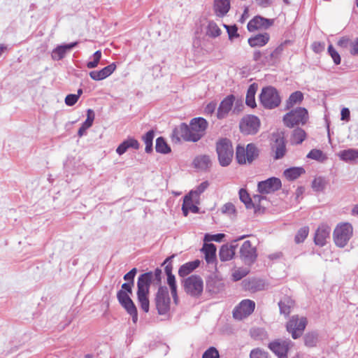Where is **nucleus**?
<instances>
[{
    "label": "nucleus",
    "instance_id": "obj_1",
    "mask_svg": "<svg viewBox=\"0 0 358 358\" xmlns=\"http://www.w3.org/2000/svg\"><path fill=\"white\" fill-rule=\"evenodd\" d=\"M133 286L134 283L129 282L123 283L122 289L117 293V299L127 313L131 316L133 322L136 324L138 321V311L129 296V294L132 293Z\"/></svg>",
    "mask_w": 358,
    "mask_h": 358
},
{
    "label": "nucleus",
    "instance_id": "obj_2",
    "mask_svg": "<svg viewBox=\"0 0 358 358\" xmlns=\"http://www.w3.org/2000/svg\"><path fill=\"white\" fill-rule=\"evenodd\" d=\"M259 154V150L254 143L248 144L246 148L241 145L236 147V157L239 164H251Z\"/></svg>",
    "mask_w": 358,
    "mask_h": 358
},
{
    "label": "nucleus",
    "instance_id": "obj_3",
    "mask_svg": "<svg viewBox=\"0 0 358 358\" xmlns=\"http://www.w3.org/2000/svg\"><path fill=\"white\" fill-rule=\"evenodd\" d=\"M259 99L262 106L267 109H273L281 102L278 90L272 86H268L262 90Z\"/></svg>",
    "mask_w": 358,
    "mask_h": 358
},
{
    "label": "nucleus",
    "instance_id": "obj_4",
    "mask_svg": "<svg viewBox=\"0 0 358 358\" xmlns=\"http://www.w3.org/2000/svg\"><path fill=\"white\" fill-rule=\"evenodd\" d=\"M216 151L220 165L222 166L229 165L234 156L231 142L227 138L221 139L217 143Z\"/></svg>",
    "mask_w": 358,
    "mask_h": 358
},
{
    "label": "nucleus",
    "instance_id": "obj_5",
    "mask_svg": "<svg viewBox=\"0 0 358 358\" xmlns=\"http://www.w3.org/2000/svg\"><path fill=\"white\" fill-rule=\"evenodd\" d=\"M185 292L192 297H199L203 290V281L200 275H192L182 281Z\"/></svg>",
    "mask_w": 358,
    "mask_h": 358
},
{
    "label": "nucleus",
    "instance_id": "obj_6",
    "mask_svg": "<svg viewBox=\"0 0 358 358\" xmlns=\"http://www.w3.org/2000/svg\"><path fill=\"white\" fill-rule=\"evenodd\" d=\"M308 120V110L305 108L299 107L286 113L283 117L285 126L292 128L296 125L305 124Z\"/></svg>",
    "mask_w": 358,
    "mask_h": 358
},
{
    "label": "nucleus",
    "instance_id": "obj_7",
    "mask_svg": "<svg viewBox=\"0 0 358 358\" xmlns=\"http://www.w3.org/2000/svg\"><path fill=\"white\" fill-rule=\"evenodd\" d=\"M353 233V228L351 224L348 222L338 224L333 233V238L335 244L339 248L345 247Z\"/></svg>",
    "mask_w": 358,
    "mask_h": 358
},
{
    "label": "nucleus",
    "instance_id": "obj_8",
    "mask_svg": "<svg viewBox=\"0 0 358 358\" xmlns=\"http://www.w3.org/2000/svg\"><path fill=\"white\" fill-rule=\"evenodd\" d=\"M307 325V319L305 317L293 315L287 322L286 328L288 332L292 334L293 339L299 338L303 334Z\"/></svg>",
    "mask_w": 358,
    "mask_h": 358
},
{
    "label": "nucleus",
    "instance_id": "obj_9",
    "mask_svg": "<svg viewBox=\"0 0 358 358\" xmlns=\"http://www.w3.org/2000/svg\"><path fill=\"white\" fill-rule=\"evenodd\" d=\"M170 303L171 299L168 288L165 286H160L155 296V304L158 313L159 315L166 314L170 309Z\"/></svg>",
    "mask_w": 358,
    "mask_h": 358
},
{
    "label": "nucleus",
    "instance_id": "obj_10",
    "mask_svg": "<svg viewBox=\"0 0 358 358\" xmlns=\"http://www.w3.org/2000/svg\"><path fill=\"white\" fill-rule=\"evenodd\" d=\"M260 127L259 119L253 115L243 117L239 124L241 131L245 135L255 134Z\"/></svg>",
    "mask_w": 358,
    "mask_h": 358
},
{
    "label": "nucleus",
    "instance_id": "obj_11",
    "mask_svg": "<svg viewBox=\"0 0 358 358\" xmlns=\"http://www.w3.org/2000/svg\"><path fill=\"white\" fill-rule=\"evenodd\" d=\"M150 293V287L148 286L147 281H143L141 278L137 281V299L141 308L148 313L150 309V301L148 295Z\"/></svg>",
    "mask_w": 358,
    "mask_h": 358
},
{
    "label": "nucleus",
    "instance_id": "obj_12",
    "mask_svg": "<svg viewBox=\"0 0 358 358\" xmlns=\"http://www.w3.org/2000/svg\"><path fill=\"white\" fill-rule=\"evenodd\" d=\"M255 308V301L250 299H243L233 310V317L241 320L251 315Z\"/></svg>",
    "mask_w": 358,
    "mask_h": 358
},
{
    "label": "nucleus",
    "instance_id": "obj_13",
    "mask_svg": "<svg viewBox=\"0 0 358 358\" xmlns=\"http://www.w3.org/2000/svg\"><path fill=\"white\" fill-rule=\"evenodd\" d=\"M208 127V122L203 117L193 118L189 124L192 138V142H197L205 134Z\"/></svg>",
    "mask_w": 358,
    "mask_h": 358
},
{
    "label": "nucleus",
    "instance_id": "obj_14",
    "mask_svg": "<svg viewBox=\"0 0 358 358\" xmlns=\"http://www.w3.org/2000/svg\"><path fill=\"white\" fill-rule=\"evenodd\" d=\"M292 346V342L290 340L277 339L268 344V348L278 358H288L287 354Z\"/></svg>",
    "mask_w": 358,
    "mask_h": 358
},
{
    "label": "nucleus",
    "instance_id": "obj_15",
    "mask_svg": "<svg viewBox=\"0 0 358 358\" xmlns=\"http://www.w3.org/2000/svg\"><path fill=\"white\" fill-rule=\"evenodd\" d=\"M281 180L275 177H271L258 182L257 190L262 194L273 193L281 188Z\"/></svg>",
    "mask_w": 358,
    "mask_h": 358
},
{
    "label": "nucleus",
    "instance_id": "obj_16",
    "mask_svg": "<svg viewBox=\"0 0 358 358\" xmlns=\"http://www.w3.org/2000/svg\"><path fill=\"white\" fill-rule=\"evenodd\" d=\"M240 257L245 264L254 263L257 254L255 247H253L250 241H245L240 248Z\"/></svg>",
    "mask_w": 358,
    "mask_h": 358
},
{
    "label": "nucleus",
    "instance_id": "obj_17",
    "mask_svg": "<svg viewBox=\"0 0 358 358\" xmlns=\"http://www.w3.org/2000/svg\"><path fill=\"white\" fill-rule=\"evenodd\" d=\"M331 227L326 224H322L317 229L315 236L314 242L315 245L322 247L326 245L327 241L330 238Z\"/></svg>",
    "mask_w": 358,
    "mask_h": 358
},
{
    "label": "nucleus",
    "instance_id": "obj_18",
    "mask_svg": "<svg viewBox=\"0 0 358 358\" xmlns=\"http://www.w3.org/2000/svg\"><path fill=\"white\" fill-rule=\"evenodd\" d=\"M171 137L175 142H179L181 138L186 141H192L190 138H192V136L189 126L185 123H181L173 130Z\"/></svg>",
    "mask_w": 358,
    "mask_h": 358
},
{
    "label": "nucleus",
    "instance_id": "obj_19",
    "mask_svg": "<svg viewBox=\"0 0 358 358\" xmlns=\"http://www.w3.org/2000/svg\"><path fill=\"white\" fill-rule=\"evenodd\" d=\"M235 96L233 94L228 95L220 103L217 111V117L220 120L226 118L231 110Z\"/></svg>",
    "mask_w": 358,
    "mask_h": 358
},
{
    "label": "nucleus",
    "instance_id": "obj_20",
    "mask_svg": "<svg viewBox=\"0 0 358 358\" xmlns=\"http://www.w3.org/2000/svg\"><path fill=\"white\" fill-rule=\"evenodd\" d=\"M273 24V21L262 16H255L248 24V29L252 32L257 29H268Z\"/></svg>",
    "mask_w": 358,
    "mask_h": 358
},
{
    "label": "nucleus",
    "instance_id": "obj_21",
    "mask_svg": "<svg viewBox=\"0 0 358 358\" xmlns=\"http://www.w3.org/2000/svg\"><path fill=\"white\" fill-rule=\"evenodd\" d=\"M116 69V65L115 63H112L108 66L103 68L100 71H92L90 72V78L94 80H102L109 76H110Z\"/></svg>",
    "mask_w": 358,
    "mask_h": 358
},
{
    "label": "nucleus",
    "instance_id": "obj_22",
    "mask_svg": "<svg viewBox=\"0 0 358 358\" xmlns=\"http://www.w3.org/2000/svg\"><path fill=\"white\" fill-rule=\"evenodd\" d=\"M162 270L156 268L154 272L149 271L139 275L138 279H142L143 281H147L148 286L150 287L152 283L159 285L162 280Z\"/></svg>",
    "mask_w": 358,
    "mask_h": 358
},
{
    "label": "nucleus",
    "instance_id": "obj_23",
    "mask_svg": "<svg viewBox=\"0 0 358 358\" xmlns=\"http://www.w3.org/2000/svg\"><path fill=\"white\" fill-rule=\"evenodd\" d=\"M78 42H73L69 44L58 45L52 52V59L55 61L61 60L65 57L66 52L75 48Z\"/></svg>",
    "mask_w": 358,
    "mask_h": 358
},
{
    "label": "nucleus",
    "instance_id": "obj_24",
    "mask_svg": "<svg viewBox=\"0 0 358 358\" xmlns=\"http://www.w3.org/2000/svg\"><path fill=\"white\" fill-rule=\"evenodd\" d=\"M231 8L230 0H214L213 9L215 15L219 17L225 16Z\"/></svg>",
    "mask_w": 358,
    "mask_h": 358
},
{
    "label": "nucleus",
    "instance_id": "obj_25",
    "mask_svg": "<svg viewBox=\"0 0 358 358\" xmlns=\"http://www.w3.org/2000/svg\"><path fill=\"white\" fill-rule=\"evenodd\" d=\"M240 200L245 204L246 208L251 209L255 208V204L253 203L258 201L259 202L261 199H264V197L261 195H255L253 196V200L250 198L249 194L245 189H241L238 192Z\"/></svg>",
    "mask_w": 358,
    "mask_h": 358
},
{
    "label": "nucleus",
    "instance_id": "obj_26",
    "mask_svg": "<svg viewBox=\"0 0 358 358\" xmlns=\"http://www.w3.org/2000/svg\"><path fill=\"white\" fill-rule=\"evenodd\" d=\"M139 143L134 138H128L124 140L116 149V152L119 155L124 154L129 148L138 150L139 148Z\"/></svg>",
    "mask_w": 358,
    "mask_h": 358
},
{
    "label": "nucleus",
    "instance_id": "obj_27",
    "mask_svg": "<svg viewBox=\"0 0 358 358\" xmlns=\"http://www.w3.org/2000/svg\"><path fill=\"white\" fill-rule=\"evenodd\" d=\"M201 251L205 255V259L208 264H213L216 260V247L213 243H204Z\"/></svg>",
    "mask_w": 358,
    "mask_h": 358
},
{
    "label": "nucleus",
    "instance_id": "obj_28",
    "mask_svg": "<svg viewBox=\"0 0 358 358\" xmlns=\"http://www.w3.org/2000/svg\"><path fill=\"white\" fill-rule=\"evenodd\" d=\"M237 245H223L220 250L219 256L222 262L229 261L233 258L235 255V250Z\"/></svg>",
    "mask_w": 358,
    "mask_h": 358
},
{
    "label": "nucleus",
    "instance_id": "obj_29",
    "mask_svg": "<svg viewBox=\"0 0 358 358\" xmlns=\"http://www.w3.org/2000/svg\"><path fill=\"white\" fill-rule=\"evenodd\" d=\"M273 150L275 152L274 158L275 159H281L284 157L286 152V147L284 138L278 136L275 141L273 145Z\"/></svg>",
    "mask_w": 358,
    "mask_h": 358
},
{
    "label": "nucleus",
    "instance_id": "obj_30",
    "mask_svg": "<svg viewBox=\"0 0 358 358\" xmlns=\"http://www.w3.org/2000/svg\"><path fill=\"white\" fill-rule=\"evenodd\" d=\"M269 34L268 33L257 34L248 39V43L251 47H262L269 41Z\"/></svg>",
    "mask_w": 358,
    "mask_h": 358
},
{
    "label": "nucleus",
    "instance_id": "obj_31",
    "mask_svg": "<svg viewBox=\"0 0 358 358\" xmlns=\"http://www.w3.org/2000/svg\"><path fill=\"white\" fill-rule=\"evenodd\" d=\"M340 159L345 162H358V150L349 148L341 150L338 153Z\"/></svg>",
    "mask_w": 358,
    "mask_h": 358
},
{
    "label": "nucleus",
    "instance_id": "obj_32",
    "mask_svg": "<svg viewBox=\"0 0 358 358\" xmlns=\"http://www.w3.org/2000/svg\"><path fill=\"white\" fill-rule=\"evenodd\" d=\"M199 264L200 261L198 259L182 264L178 270L179 276L185 277L199 267Z\"/></svg>",
    "mask_w": 358,
    "mask_h": 358
},
{
    "label": "nucleus",
    "instance_id": "obj_33",
    "mask_svg": "<svg viewBox=\"0 0 358 358\" xmlns=\"http://www.w3.org/2000/svg\"><path fill=\"white\" fill-rule=\"evenodd\" d=\"M194 166L201 170H206L211 166V159L208 155H199L193 161Z\"/></svg>",
    "mask_w": 358,
    "mask_h": 358
},
{
    "label": "nucleus",
    "instance_id": "obj_34",
    "mask_svg": "<svg viewBox=\"0 0 358 358\" xmlns=\"http://www.w3.org/2000/svg\"><path fill=\"white\" fill-rule=\"evenodd\" d=\"M294 301L289 297H284L279 303V308L281 314L288 315L290 313L291 308L294 307Z\"/></svg>",
    "mask_w": 358,
    "mask_h": 358
},
{
    "label": "nucleus",
    "instance_id": "obj_35",
    "mask_svg": "<svg viewBox=\"0 0 358 358\" xmlns=\"http://www.w3.org/2000/svg\"><path fill=\"white\" fill-rule=\"evenodd\" d=\"M306 138V131L299 127L293 130L290 141L292 144L299 145L301 144Z\"/></svg>",
    "mask_w": 358,
    "mask_h": 358
},
{
    "label": "nucleus",
    "instance_id": "obj_36",
    "mask_svg": "<svg viewBox=\"0 0 358 358\" xmlns=\"http://www.w3.org/2000/svg\"><path fill=\"white\" fill-rule=\"evenodd\" d=\"M257 90V85L253 83L250 85L247 91L245 103L251 108H255L257 106L255 102V94Z\"/></svg>",
    "mask_w": 358,
    "mask_h": 358
},
{
    "label": "nucleus",
    "instance_id": "obj_37",
    "mask_svg": "<svg viewBox=\"0 0 358 358\" xmlns=\"http://www.w3.org/2000/svg\"><path fill=\"white\" fill-rule=\"evenodd\" d=\"M303 99V94L300 91L292 93L286 102V109L289 110L294 105L299 104Z\"/></svg>",
    "mask_w": 358,
    "mask_h": 358
},
{
    "label": "nucleus",
    "instance_id": "obj_38",
    "mask_svg": "<svg viewBox=\"0 0 358 358\" xmlns=\"http://www.w3.org/2000/svg\"><path fill=\"white\" fill-rule=\"evenodd\" d=\"M304 173L305 170L302 167H292L285 170L284 176L289 180H294Z\"/></svg>",
    "mask_w": 358,
    "mask_h": 358
},
{
    "label": "nucleus",
    "instance_id": "obj_39",
    "mask_svg": "<svg viewBox=\"0 0 358 358\" xmlns=\"http://www.w3.org/2000/svg\"><path fill=\"white\" fill-rule=\"evenodd\" d=\"M198 201L199 200H194V197L188 194L185 195L183 199L185 205H186L189 211L194 213H197L199 210V207L196 205Z\"/></svg>",
    "mask_w": 358,
    "mask_h": 358
},
{
    "label": "nucleus",
    "instance_id": "obj_40",
    "mask_svg": "<svg viewBox=\"0 0 358 358\" xmlns=\"http://www.w3.org/2000/svg\"><path fill=\"white\" fill-rule=\"evenodd\" d=\"M155 150L157 152L167 154L171 152V148L163 137H159L156 140Z\"/></svg>",
    "mask_w": 358,
    "mask_h": 358
},
{
    "label": "nucleus",
    "instance_id": "obj_41",
    "mask_svg": "<svg viewBox=\"0 0 358 358\" xmlns=\"http://www.w3.org/2000/svg\"><path fill=\"white\" fill-rule=\"evenodd\" d=\"M304 344L308 348H313L318 342V334L315 332H310L304 336Z\"/></svg>",
    "mask_w": 358,
    "mask_h": 358
},
{
    "label": "nucleus",
    "instance_id": "obj_42",
    "mask_svg": "<svg viewBox=\"0 0 358 358\" xmlns=\"http://www.w3.org/2000/svg\"><path fill=\"white\" fill-rule=\"evenodd\" d=\"M209 186L208 181L201 182L195 189H192L189 192L188 195L194 197V200H199V196Z\"/></svg>",
    "mask_w": 358,
    "mask_h": 358
},
{
    "label": "nucleus",
    "instance_id": "obj_43",
    "mask_svg": "<svg viewBox=\"0 0 358 358\" xmlns=\"http://www.w3.org/2000/svg\"><path fill=\"white\" fill-rule=\"evenodd\" d=\"M220 34L221 29L217 24L213 21L209 22L206 28V35L212 38H215L219 36Z\"/></svg>",
    "mask_w": 358,
    "mask_h": 358
},
{
    "label": "nucleus",
    "instance_id": "obj_44",
    "mask_svg": "<svg viewBox=\"0 0 358 358\" xmlns=\"http://www.w3.org/2000/svg\"><path fill=\"white\" fill-rule=\"evenodd\" d=\"M309 233V228L308 227H303L299 229L294 237V241L296 243H303Z\"/></svg>",
    "mask_w": 358,
    "mask_h": 358
},
{
    "label": "nucleus",
    "instance_id": "obj_45",
    "mask_svg": "<svg viewBox=\"0 0 358 358\" xmlns=\"http://www.w3.org/2000/svg\"><path fill=\"white\" fill-rule=\"evenodd\" d=\"M326 181L322 177L316 178L312 182V188L315 192H322L325 188Z\"/></svg>",
    "mask_w": 358,
    "mask_h": 358
},
{
    "label": "nucleus",
    "instance_id": "obj_46",
    "mask_svg": "<svg viewBox=\"0 0 358 358\" xmlns=\"http://www.w3.org/2000/svg\"><path fill=\"white\" fill-rule=\"evenodd\" d=\"M95 118V114L92 109H87V118L85 121L82 124L83 126L87 127V129L90 128Z\"/></svg>",
    "mask_w": 358,
    "mask_h": 358
},
{
    "label": "nucleus",
    "instance_id": "obj_47",
    "mask_svg": "<svg viewBox=\"0 0 358 358\" xmlns=\"http://www.w3.org/2000/svg\"><path fill=\"white\" fill-rule=\"evenodd\" d=\"M307 157L317 161H322L325 157L320 150L313 149L307 155Z\"/></svg>",
    "mask_w": 358,
    "mask_h": 358
},
{
    "label": "nucleus",
    "instance_id": "obj_48",
    "mask_svg": "<svg viewBox=\"0 0 358 358\" xmlns=\"http://www.w3.org/2000/svg\"><path fill=\"white\" fill-rule=\"evenodd\" d=\"M202 358H220V354L215 347H210L203 352Z\"/></svg>",
    "mask_w": 358,
    "mask_h": 358
},
{
    "label": "nucleus",
    "instance_id": "obj_49",
    "mask_svg": "<svg viewBox=\"0 0 358 358\" xmlns=\"http://www.w3.org/2000/svg\"><path fill=\"white\" fill-rule=\"evenodd\" d=\"M328 52L331 55V58L334 60V62L336 65H338L341 64V56L338 52L334 49L332 45H329L328 47Z\"/></svg>",
    "mask_w": 358,
    "mask_h": 358
},
{
    "label": "nucleus",
    "instance_id": "obj_50",
    "mask_svg": "<svg viewBox=\"0 0 358 358\" xmlns=\"http://www.w3.org/2000/svg\"><path fill=\"white\" fill-rule=\"evenodd\" d=\"M221 211L223 214H226L228 215L236 214V208L235 206L231 203H227L221 208Z\"/></svg>",
    "mask_w": 358,
    "mask_h": 358
},
{
    "label": "nucleus",
    "instance_id": "obj_51",
    "mask_svg": "<svg viewBox=\"0 0 358 358\" xmlns=\"http://www.w3.org/2000/svg\"><path fill=\"white\" fill-rule=\"evenodd\" d=\"M250 357V358H268V352L259 348H256L251 351Z\"/></svg>",
    "mask_w": 358,
    "mask_h": 358
},
{
    "label": "nucleus",
    "instance_id": "obj_52",
    "mask_svg": "<svg viewBox=\"0 0 358 358\" xmlns=\"http://www.w3.org/2000/svg\"><path fill=\"white\" fill-rule=\"evenodd\" d=\"M224 27L226 28L229 38L230 40H232L234 38H236L239 36L238 34V28L236 25L230 26L224 24Z\"/></svg>",
    "mask_w": 358,
    "mask_h": 358
},
{
    "label": "nucleus",
    "instance_id": "obj_53",
    "mask_svg": "<svg viewBox=\"0 0 358 358\" xmlns=\"http://www.w3.org/2000/svg\"><path fill=\"white\" fill-rule=\"evenodd\" d=\"M175 255H173L169 257H167L164 262H163V265H166L164 268V271L166 275L173 274V266H172V259L174 258Z\"/></svg>",
    "mask_w": 358,
    "mask_h": 358
},
{
    "label": "nucleus",
    "instance_id": "obj_54",
    "mask_svg": "<svg viewBox=\"0 0 358 358\" xmlns=\"http://www.w3.org/2000/svg\"><path fill=\"white\" fill-rule=\"evenodd\" d=\"M224 234H206L204 236V241H215V242H220L224 237Z\"/></svg>",
    "mask_w": 358,
    "mask_h": 358
},
{
    "label": "nucleus",
    "instance_id": "obj_55",
    "mask_svg": "<svg viewBox=\"0 0 358 358\" xmlns=\"http://www.w3.org/2000/svg\"><path fill=\"white\" fill-rule=\"evenodd\" d=\"M79 99V95L74 94H68L65 98V103L69 106H73L76 103Z\"/></svg>",
    "mask_w": 358,
    "mask_h": 358
},
{
    "label": "nucleus",
    "instance_id": "obj_56",
    "mask_svg": "<svg viewBox=\"0 0 358 358\" xmlns=\"http://www.w3.org/2000/svg\"><path fill=\"white\" fill-rule=\"evenodd\" d=\"M250 288L253 291L262 290L264 289V282L260 280H254L250 282Z\"/></svg>",
    "mask_w": 358,
    "mask_h": 358
},
{
    "label": "nucleus",
    "instance_id": "obj_57",
    "mask_svg": "<svg viewBox=\"0 0 358 358\" xmlns=\"http://www.w3.org/2000/svg\"><path fill=\"white\" fill-rule=\"evenodd\" d=\"M136 273H137V269L136 268H133L130 271H129L127 273H126L124 275L123 278L124 280H126L127 282L134 283V278H135Z\"/></svg>",
    "mask_w": 358,
    "mask_h": 358
},
{
    "label": "nucleus",
    "instance_id": "obj_58",
    "mask_svg": "<svg viewBox=\"0 0 358 358\" xmlns=\"http://www.w3.org/2000/svg\"><path fill=\"white\" fill-rule=\"evenodd\" d=\"M217 108V103L215 101L210 102L205 108V113L212 115Z\"/></svg>",
    "mask_w": 358,
    "mask_h": 358
},
{
    "label": "nucleus",
    "instance_id": "obj_59",
    "mask_svg": "<svg viewBox=\"0 0 358 358\" xmlns=\"http://www.w3.org/2000/svg\"><path fill=\"white\" fill-rule=\"evenodd\" d=\"M155 134L152 130L148 131L143 137L145 144L152 143Z\"/></svg>",
    "mask_w": 358,
    "mask_h": 358
},
{
    "label": "nucleus",
    "instance_id": "obj_60",
    "mask_svg": "<svg viewBox=\"0 0 358 358\" xmlns=\"http://www.w3.org/2000/svg\"><path fill=\"white\" fill-rule=\"evenodd\" d=\"M169 287H170L171 293L173 296V301L176 303H177L178 300V294H177V285L176 284L171 285H169Z\"/></svg>",
    "mask_w": 358,
    "mask_h": 358
},
{
    "label": "nucleus",
    "instance_id": "obj_61",
    "mask_svg": "<svg viewBox=\"0 0 358 358\" xmlns=\"http://www.w3.org/2000/svg\"><path fill=\"white\" fill-rule=\"evenodd\" d=\"M350 54L352 55H358V38L351 43Z\"/></svg>",
    "mask_w": 358,
    "mask_h": 358
},
{
    "label": "nucleus",
    "instance_id": "obj_62",
    "mask_svg": "<svg viewBox=\"0 0 358 358\" xmlns=\"http://www.w3.org/2000/svg\"><path fill=\"white\" fill-rule=\"evenodd\" d=\"M247 274V272L246 271H236L232 276H233V279L235 280V281H238V280H240L241 279H242L244 276H245Z\"/></svg>",
    "mask_w": 358,
    "mask_h": 358
},
{
    "label": "nucleus",
    "instance_id": "obj_63",
    "mask_svg": "<svg viewBox=\"0 0 358 358\" xmlns=\"http://www.w3.org/2000/svg\"><path fill=\"white\" fill-rule=\"evenodd\" d=\"M341 120L348 122L350 120V112L348 108H343L341 110Z\"/></svg>",
    "mask_w": 358,
    "mask_h": 358
},
{
    "label": "nucleus",
    "instance_id": "obj_64",
    "mask_svg": "<svg viewBox=\"0 0 358 358\" xmlns=\"http://www.w3.org/2000/svg\"><path fill=\"white\" fill-rule=\"evenodd\" d=\"M256 3L262 8H267L271 6L273 0H255Z\"/></svg>",
    "mask_w": 358,
    "mask_h": 358
}]
</instances>
